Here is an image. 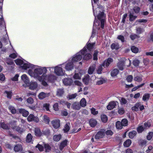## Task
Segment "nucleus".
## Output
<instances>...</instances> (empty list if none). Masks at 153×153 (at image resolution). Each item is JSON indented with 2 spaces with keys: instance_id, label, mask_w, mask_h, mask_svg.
Instances as JSON below:
<instances>
[{
  "instance_id": "obj_1",
  "label": "nucleus",
  "mask_w": 153,
  "mask_h": 153,
  "mask_svg": "<svg viewBox=\"0 0 153 153\" xmlns=\"http://www.w3.org/2000/svg\"><path fill=\"white\" fill-rule=\"evenodd\" d=\"M47 67L34 65L32 69L27 71L28 74L31 77L37 79L44 86L47 85V82H51L56 79V76L53 74H47Z\"/></svg>"
},
{
  "instance_id": "obj_2",
  "label": "nucleus",
  "mask_w": 153,
  "mask_h": 153,
  "mask_svg": "<svg viewBox=\"0 0 153 153\" xmlns=\"http://www.w3.org/2000/svg\"><path fill=\"white\" fill-rule=\"evenodd\" d=\"M98 0H92V4L94 12V14L95 17L94 21L93 30L91 37H93L97 33V30L100 27V23L101 22V27L103 28L104 23L105 21V15L103 9L102 7L98 6L95 9L94 7L97 5Z\"/></svg>"
},
{
  "instance_id": "obj_3",
  "label": "nucleus",
  "mask_w": 153,
  "mask_h": 153,
  "mask_svg": "<svg viewBox=\"0 0 153 153\" xmlns=\"http://www.w3.org/2000/svg\"><path fill=\"white\" fill-rule=\"evenodd\" d=\"M95 44V43H87L82 50L74 55L71 59L74 62L81 60L82 56L84 60H88L91 59L92 57L91 52L94 50Z\"/></svg>"
},
{
  "instance_id": "obj_4",
  "label": "nucleus",
  "mask_w": 153,
  "mask_h": 153,
  "mask_svg": "<svg viewBox=\"0 0 153 153\" xmlns=\"http://www.w3.org/2000/svg\"><path fill=\"white\" fill-rule=\"evenodd\" d=\"M62 64H60L54 67V72L58 76H63L65 75V71L62 68Z\"/></svg>"
},
{
  "instance_id": "obj_5",
  "label": "nucleus",
  "mask_w": 153,
  "mask_h": 153,
  "mask_svg": "<svg viewBox=\"0 0 153 153\" xmlns=\"http://www.w3.org/2000/svg\"><path fill=\"white\" fill-rule=\"evenodd\" d=\"M73 62L71 59H69L66 61L65 64V69L68 71L72 70L74 69V66Z\"/></svg>"
},
{
  "instance_id": "obj_6",
  "label": "nucleus",
  "mask_w": 153,
  "mask_h": 153,
  "mask_svg": "<svg viewBox=\"0 0 153 153\" xmlns=\"http://www.w3.org/2000/svg\"><path fill=\"white\" fill-rule=\"evenodd\" d=\"M131 62V61L129 59H126L125 61H120L117 64V67L120 70L122 71L123 70L124 64L126 63H128L129 64L127 66H129L130 65Z\"/></svg>"
},
{
  "instance_id": "obj_7",
  "label": "nucleus",
  "mask_w": 153,
  "mask_h": 153,
  "mask_svg": "<svg viewBox=\"0 0 153 153\" xmlns=\"http://www.w3.org/2000/svg\"><path fill=\"white\" fill-rule=\"evenodd\" d=\"M150 126L151 124L150 123L148 122L145 123L143 125L139 126L137 128V131L138 133H140L144 130L149 127Z\"/></svg>"
},
{
  "instance_id": "obj_8",
  "label": "nucleus",
  "mask_w": 153,
  "mask_h": 153,
  "mask_svg": "<svg viewBox=\"0 0 153 153\" xmlns=\"http://www.w3.org/2000/svg\"><path fill=\"white\" fill-rule=\"evenodd\" d=\"M43 132H42L38 128H36L35 129L34 132L35 135L36 136L40 137L42 136L43 134L45 135H48L49 133V131L47 130L45 131H42Z\"/></svg>"
},
{
  "instance_id": "obj_9",
  "label": "nucleus",
  "mask_w": 153,
  "mask_h": 153,
  "mask_svg": "<svg viewBox=\"0 0 153 153\" xmlns=\"http://www.w3.org/2000/svg\"><path fill=\"white\" fill-rule=\"evenodd\" d=\"M34 65L31 64L24 60L22 65L21 66V68L23 70H27L28 69L31 68L32 69Z\"/></svg>"
},
{
  "instance_id": "obj_10",
  "label": "nucleus",
  "mask_w": 153,
  "mask_h": 153,
  "mask_svg": "<svg viewBox=\"0 0 153 153\" xmlns=\"http://www.w3.org/2000/svg\"><path fill=\"white\" fill-rule=\"evenodd\" d=\"M27 120L29 122L33 121L36 123L38 122L39 121V119L38 117H35L32 114H30L28 116L27 118Z\"/></svg>"
},
{
  "instance_id": "obj_11",
  "label": "nucleus",
  "mask_w": 153,
  "mask_h": 153,
  "mask_svg": "<svg viewBox=\"0 0 153 153\" xmlns=\"http://www.w3.org/2000/svg\"><path fill=\"white\" fill-rule=\"evenodd\" d=\"M63 82L65 85H71L73 82V80L71 78H65L63 80Z\"/></svg>"
},
{
  "instance_id": "obj_12",
  "label": "nucleus",
  "mask_w": 153,
  "mask_h": 153,
  "mask_svg": "<svg viewBox=\"0 0 153 153\" xmlns=\"http://www.w3.org/2000/svg\"><path fill=\"white\" fill-rule=\"evenodd\" d=\"M118 103L116 101H111L110 102L108 105H107V108L108 110H111L114 108Z\"/></svg>"
},
{
  "instance_id": "obj_13",
  "label": "nucleus",
  "mask_w": 153,
  "mask_h": 153,
  "mask_svg": "<svg viewBox=\"0 0 153 153\" xmlns=\"http://www.w3.org/2000/svg\"><path fill=\"white\" fill-rule=\"evenodd\" d=\"M11 48L10 47V58L15 59L16 57L17 53L13 48V46L10 44Z\"/></svg>"
},
{
  "instance_id": "obj_14",
  "label": "nucleus",
  "mask_w": 153,
  "mask_h": 153,
  "mask_svg": "<svg viewBox=\"0 0 153 153\" xmlns=\"http://www.w3.org/2000/svg\"><path fill=\"white\" fill-rule=\"evenodd\" d=\"M105 130L103 129L97 132L95 136V138L97 139L102 138L104 136Z\"/></svg>"
},
{
  "instance_id": "obj_15",
  "label": "nucleus",
  "mask_w": 153,
  "mask_h": 153,
  "mask_svg": "<svg viewBox=\"0 0 153 153\" xmlns=\"http://www.w3.org/2000/svg\"><path fill=\"white\" fill-rule=\"evenodd\" d=\"M53 127L55 128H57L60 126V120L59 119H55L51 122Z\"/></svg>"
},
{
  "instance_id": "obj_16",
  "label": "nucleus",
  "mask_w": 153,
  "mask_h": 153,
  "mask_svg": "<svg viewBox=\"0 0 153 153\" xmlns=\"http://www.w3.org/2000/svg\"><path fill=\"white\" fill-rule=\"evenodd\" d=\"M21 78L22 81L26 84L25 87H26V85L27 86V84H29V79L27 75L25 74H24L21 76Z\"/></svg>"
},
{
  "instance_id": "obj_17",
  "label": "nucleus",
  "mask_w": 153,
  "mask_h": 153,
  "mask_svg": "<svg viewBox=\"0 0 153 153\" xmlns=\"http://www.w3.org/2000/svg\"><path fill=\"white\" fill-rule=\"evenodd\" d=\"M29 86L30 89L33 90L37 88L38 84L36 82L32 81L30 83Z\"/></svg>"
},
{
  "instance_id": "obj_18",
  "label": "nucleus",
  "mask_w": 153,
  "mask_h": 153,
  "mask_svg": "<svg viewBox=\"0 0 153 153\" xmlns=\"http://www.w3.org/2000/svg\"><path fill=\"white\" fill-rule=\"evenodd\" d=\"M49 95V93L41 92L39 94L38 96V97L40 99L42 100L45 97H48Z\"/></svg>"
},
{
  "instance_id": "obj_19",
  "label": "nucleus",
  "mask_w": 153,
  "mask_h": 153,
  "mask_svg": "<svg viewBox=\"0 0 153 153\" xmlns=\"http://www.w3.org/2000/svg\"><path fill=\"white\" fill-rule=\"evenodd\" d=\"M112 62V59L111 58H109L107 60H105L102 64V65L103 67L105 66L106 67H107Z\"/></svg>"
},
{
  "instance_id": "obj_20",
  "label": "nucleus",
  "mask_w": 153,
  "mask_h": 153,
  "mask_svg": "<svg viewBox=\"0 0 153 153\" xmlns=\"http://www.w3.org/2000/svg\"><path fill=\"white\" fill-rule=\"evenodd\" d=\"M11 128L14 130H16L19 132L22 133L24 131L23 129L19 126H11Z\"/></svg>"
},
{
  "instance_id": "obj_21",
  "label": "nucleus",
  "mask_w": 153,
  "mask_h": 153,
  "mask_svg": "<svg viewBox=\"0 0 153 153\" xmlns=\"http://www.w3.org/2000/svg\"><path fill=\"white\" fill-rule=\"evenodd\" d=\"M19 111L20 113L22 114L24 117H27L29 114V112L24 109H19Z\"/></svg>"
},
{
  "instance_id": "obj_22",
  "label": "nucleus",
  "mask_w": 153,
  "mask_h": 153,
  "mask_svg": "<svg viewBox=\"0 0 153 153\" xmlns=\"http://www.w3.org/2000/svg\"><path fill=\"white\" fill-rule=\"evenodd\" d=\"M95 68V65L94 64L90 66L88 70V73L89 74H92L94 71Z\"/></svg>"
},
{
  "instance_id": "obj_23",
  "label": "nucleus",
  "mask_w": 153,
  "mask_h": 153,
  "mask_svg": "<svg viewBox=\"0 0 153 153\" xmlns=\"http://www.w3.org/2000/svg\"><path fill=\"white\" fill-rule=\"evenodd\" d=\"M71 107L74 109L78 110L80 108L79 104L78 102H74L72 105Z\"/></svg>"
},
{
  "instance_id": "obj_24",
  "label": "nucleus",
  "mask_w": 153,
  "mask_h": 153,
  "mask_svg": "<svg viewBox=\"0 0 153 153\" xmlns=\"http://www.w3.org/2000/svg\"><path fill=\"white\" fill-rule=\"evenodd\" d=\"M32 139V136L29 133L27 136L26 141L28 143H32L33 141Z\"/></svg>"
},
{
  "instance_id": "obj_25",
  "label": "nucleus",
  "mask_w": 153,
  "mask_h": 153,
  "mask_svg": "<svg viewBox=\"0 0 153 153\" xmlns=\"http://www.w3.org/2000/svg\"><path fill=\"white\" fill-rule=\"evenodd\" d=\"M68 142L67 140H65L61 143L60 145V149L61 150H62L67 145Z\"/></svg>"
},
{
  "instance_id": "obj_26",
  "label": "nucleus",
  "mask_w": 153,
  "mask_h": 153,
  "mask_svg": "<svg viewBox=\"0 0 153 153\" xmlns=\"http://www.w3.org/2000/svg\"><path fill=\"white\" fill-rule=\"evenodd\" d=\"M150 97V94L148 93H146L144 94L142 97V100L144 101H147Z\"/></svg>"
},
{
  "instance_id": "obj_27",
  "label": "nucleus",
  "mask_w": 153,
  "mask_h": 153,
  "mask_svg": "<svg viewBox=\"0 0 153 153\" xmlns=\"http://www.w3.org/2000/svg\"><path fill=\"white\" fill-rule=\"evenodd\" d=\"M141 105L140 102H137L135 104V105L132 107V110L133 111H137L138 110L139 107Z\"/></svg>"
},
{
  "instance_id": "obj_28",
  "label": "nucleus",
  "mask_w": 153,
  "mask_h": 153,
  "mask_svg": "<svg viewBox=\"0 0 153 153\" xmlns=\"http://www.w3.org/2000/svg\"><path fill=\"white\" fill-rule=\"evenodd\" d=\"M89 76L88 75H86L85 76L84 78L82 79V81L85 84L87 85L89 82Z\"/></svg>"
},
{
  "instance_id": "obj_29",
  "label": "nucleus",
  "mask_w": 153,
  "mask_h": 153,
  "mask_svg": "<svg viewBox=\"0 0 153 153\" xmlns=\"http://www.w3.org/2000/svg\"><path fill=\"white\" fill-rule=\"evenodd\" d=\"M82 74L80 72L76 73L74 75L73 78L75 79H81Z\"/></svg>"
},
{
  "instance_id": "obj_30",
  "label": "nucleus",
  "mask_w": 153,
  "mask_h": 153,
  "mask_svg": "<svg viewBox=\"0 0 153 153\" xmlns=\"http://www.w3.org/2000/svg\"><path fill=\"white\" fill-rule=\"evenodd\" d=\"M9 126V124H7L4 122H2L1 121L0 122V127H1L3 129H8Z\"/></svg>"
},
{
  "instance_id": "obj_31",
  "label": "nucleus",
  "mask_w": 153,
  "mask_h": 153,
  "mask_svg": "<svg viewBox=\"0 0 153 153\" xmlns=\"http://www.w3.org/2000/svg\"><path fill=\"white\" fill-rule=\"evenodd\" d=\"M22 146L21 144L16 145L14 148V150L15 152H19L20 150H22Z\"/></svg>"
},
{
  "instance_id": "obj_32",
  "label": "nucleus",
  "mask_w": 153,
  "mask_h": 153,
  "mask_svg": "<svg viewBox=\"0 0 153 153\" xmlns=\"http://www.w3.org/2000/svg\"><path fill=\"white\" fill-rule=\"evenodd\" d=\"M131 143V141L130 139H128L125 141L123 143V145L125 147H128Z\"/></svg>"
},
{
  "instance_id": "obj_33",
  "label": "nucleus",
  "mask_w": 153,
  "mask_h": 153,
  "mask_svg": "<svg viewBox=\"0 0 153 153\" xmlns=\"http://www.w3.org/2000/svg\"><path fill=\"white\" fill-rule=\"evenodd\" d=\"M137 132L135 131H133L129 133V137L131 139L133 138L136 135Z\"/></svg>"
},
{
  "instance_id": "obj_34",
  "label": "nucleus",
  "mask_w": 153,
  "mask_h": 153,
  "mask_svg": "<svg viewBox=\"0 0 153 153\" xmlns=\"http://www.w3.org/2000/svg\"><path fill=\"white\" fill-rule=\"evenodd\" d=\"M119 73V71L117 69H114L111 72V75L112 76H116Z\"/></svg>"
},
{
  "instance_id": "obj_35",
  "label": "nucleus",
  "mask_w": 153,
  "mask_h": 153,
  "mask_svg": "<svg viewBox=\"0 0 153 153\" xmlns=\"http://www.w3.org/2000/svg\"><path fill=\"white\" fill-rule=\"evenodd\" d=\"M15 62L16 65H20L21 68V66L22 65L24 62V61H23L21 59H18L15 60Z\"/></svg>"
},
{
  "instance_id": "obj_36",
  "label": "nucleus",
  "mask_w": 153,
  "mask_h": 153,
  "mask_svg": "<svg viewBox=\"0 0 153 153\" xmlns=\"http://www.w3.org/2000/svg\"><path fill=\"white\" fill-rule=\"evenodd\" d=\"M105 82V79L103 78L99 79L96 82V85H101Z\"/></svg>"
},
{
  "instance_id": "obj_37",
  "label": "nucleus",
  "mask_w": 153,
  "mask_h": 153,
  "mask_svg": "<svg viewBox=\"0 0 153 153\" xmlns=\"http://www.w3.org/2000/svg\"><path fill=\"white\" fill-rule=\"evenodd\" d=\"M89 123L91 127H94L96 125L97 121L95 120L91 119L90 120Z\"/></svg>"
},
{
  "instance_id": "obj_38",
  "label": "nucleus",
  "mask_w": 153,
  "mask_h": 153,
  "mask_svg": "<svg viewBox=\"0 0 153 153\" xmlns=\"http://www.w3.org/2000/svg\"><path fill=\"white\" fill-rule=\"evenodd\" d=\"M120 48L119 44L117 43H113L111 45V48L112 49H118Z\"/></svg>"
},
{
  "instance_id": "obj_39",
  "label": "nucleus",
  "mask_w": 153,
  "mask_h": 153,
  "mask_svg": "<svg viewBox=\"0 0 153 153\" xmlns=\"http://www.w3.org/2000/svg\"><path fill=\"white\" fill-rule=\"evenodd\" d=\"M61 137L60 134L54 135L53 137V140L56 141H58L60 139Z\"/></svg>"
},
{
  "instance_id": "obj_40",
  "label": "nucleus",
  "mask_w": 153,
  "mask_h": 153,
  "mask_svg": "<svg viewBox=\"0 0 153 153\" xmlns=\"http://www.w3.org/2000/svg\"><path fill=\"white\" fill-rule=\"evenodd\" d=\"M116 126L117 128L118 129H121L123 128V126L120 121H117L116 124Z\"/></svg>"
},
{
  "instance_id": "obj_41",
  "label": "nucleus",
  "mask_w": 153,
  "mask_h": 153,
  "mask_svg": "<svg viewBox=\"0 0 153 153\" xmlns=\"http://www.w3.org/2000/svg\"><path fill=\"white\" fill-rule=\"evenodd\" d=\"M64 93L63 89H60L57 90V95L58 96H61Z\"/></svg>"
},
{
  "instance_id": "obj_42",
  "label": "nucleus",
  "mask_w": 153,
  "mask_h": 153,
  "mask_svg": "<svg viewBox=\"0 0 153 153\" xmlns=\"http://www.w3.org/2000/svg\"><path fill=\"white\" fill-rule=\"evenodd\" d=\"M50 104L49 103H45L43 104V109L45 110H46L47 111H49V106Z\"/></svg>"
},
{
  "instance_id": "obj_43",
  "label": "nucleus",
  "mask_w": 153,
  "mask_h": 153,
  "mask_svg": "<svg viewBox=\"0 0 153 153\" xmlns=\"http://www.w3.org/2000/svg\"><path fill=\"white\" fill-rule=\"evenodd\" d=\"M80 105L83 107H85L86 105V101L84 98H82L80 101Z\"/></svg>"
},
{
  "instance_id": "obj_44",
  "label": "nucleus",
  "mask_w": 153,
  "mask_h": 153,
  "mask_svg": "<svg viewBox=\"0 0 153 153\" xmlns=\"http://www.w3.org/2000/svg\"><path fill=\"white\" fill-rule=\"evenodd\" d=\"M101 119L103 123H106L108 120L107 116L105 115H102L101 116Z\"/></svg>"
},
{
  "instance_id": "obj_45",
  "label": "nucleus",
  "mask_w": 153,
  "mask_h": 153,
  "mask_svg": "<svg viewBox=\"0 0 153 153\" xmlns=\"http://www.w3.org/2000/svg\"><path fill=\"white\" fill-rule=\"evenodd\" d=\"M123 126H126L128 125V121L126 119H123L121 122Z\"/></svg>"
},
{
  "instance_id": "obj_46",
  "label": "nucleus",
  "mask_w": 153,
  "mask_h": 153,
  "mask_svg": "<svg viewBox=\"0 0 153 153\" xmlns=\"http://www.w3.org/2000/svg\"><path fill=\"white\" fill-rule=\"evenodd\" d=\"M70 125V123L66 124L65 126V128L64 129V130L65 132H68L70 129V128L69 125Z\"/></svg>"
},
{
  "instance_id": "obj_47",
  "label": "nucleus",
  "mask_w": 153,
  "mask_h": 153,
  "mask_svg": "<svg viewBox=\"0 0 153 153\" xmlns=\"http://www.w3.org/2000/svg\"><path fill=\"white\" fill-rule=\"evenodd\" d=\"M131 50L133 52L135 53H137L138 51V48L134 46L131 47Z\"/></svg>"
},
{
  "instance_id": "obj_48",
  "label": "nucleus",
  "mask_w": 153,
  "mask_h": 153,
  "mask_svg": "<svg viewBox=\"0 0 153 153\" xmlns=\"http://www.w3.org/2000/svg\"><path fill=\"white\" fill-rule=\"evenodd\" d=\"M45 148V152H48L51 150V148L49 145L48 144H44Z\"/></svg>"
},
{
  "instance_id": "obj_49",
  "label": "nucleus",
  "mask_w": 153,
  "mask_h": 153,
  "mask_svg": "<svg viewBox=\"0 0 153 153\" xmlns=\"http://www.w3.org/2000/svg\"><path fill=\"white\" fill-rule=\"evenodd\" d=\"M118 112L119 114L122 115L124 113L125 110L123 108H118Z\"/></svg>"
},
{
  "instance_id": "obj_50",
  "label": "nucleus",
  "mask_w": 153,
  "mask_h": 153,
  "mask_svg": "<svg viewBox=\"0 0 153 153\" xmlns=\"http://www.w3.org/2000/svg\"><path fill=\"white\" fill-rule=\"evenodd\" d=\"M137 17L136 16H134L131 13H129V20L130 21H134Z\"/></svg>"
},
{
  "instance_id": "obj_51",
  "label": "nucleus",
  "mask_w": 153,
  "mask_h": 153,
  "mask_svg": "<svg viewBox=\"0 0 153 153\" xmlns=\"http://www.w3.org/2000/svg\"><path fill=\"white\" fill-rule=\"evenodd\" d=\"M77 96L76 93L69 95L68 96V98L69 99H72L75 98Z\"/></svg>"
},
{
  "instance_id": "obj_52",
  "label": "nucleus",
  "mask_w": 153,
  "mask_h": 153,
  "mask_svg": "<svg viewBox=\"0 0 153 153\" xmlns=\"http://www.w3.org/2000/svg\"><path fill=\"white\" fill-rule=\"evenodd\" d=\"M137 33L138 34H140L143 32L144 31V29L141 28H137Z\"/></svg>"
},
{
  "instance_id": "obj_53",
  "label": "nucleus",
  "mask_w": 153,
  "mask_h": 153,
  "mask_svg": "<svg viewBox=\"0 0 153 153\" xmlns=\"http://www.w3.org/2000/svg\"><path fill=\"white\" fill-rule=\"evenodd\" d=\"M144 83H143L140 85H138L137 86L135 87L134 88H133L132 89L131 91H136V90H137L139 88H140L142 87L144 85Z\"/></svg>"
},
{
  "instance_id": "obj_54",
  "label": "nucleus",
  "mask_w": 153,
  "mask_h": 153,
  "mask_svg": "<svg viewBox=\"0 0 153 153\" xmlns=\"http://www.w3.org/2000/svg\"><path fill=\"white\" fill-rule=\"evenodd\" d=\"M43 117L44 121L45 123H49L50 121L49 117L46 115H44Z\"/></svg>"
},
{
  "instance_id": "obj_55",
  "label": "nucleus",
  "mask_w": 153,
  "mask_h": 153,
  "mask_svg": "<svg viewBox=\"0 0 153 153\" xmlns=\"http://www.w3.org/2000/svg\"><path fill=\"white\" fill-rule=\"evenodd\" d=\"M91 113L94 115H96L98 114V111H96L94 108H92L91 109Z\"/></svg>"
},
{
  "instance_id": "obj_56",
  "label": "nucleus",
  "mask_w": 153,
  "mask_h": 153,
  "mask_svg": "<svg viewBox=\"0 0 153 153\" xmlns=\"http://www.w3.org/2000/svg\"><path fill=\"white\" fill-rule=\"evenodd\" d=\"M98 52L96 51H95L94 53L93 54V60H97V55Z\"/></svg>"
},
{
  "instance_id": "obj_57",
  "label": "nucleus",
  "mask_w": 153,
  "mask_h": 153,
  "mask_svg": "<svg viewBox=\"0 0 153 153\" xmlns=\"http://www.w3.org/2000/svg\"><path fill=\"white\" fill-rule=\"evenodd\" d=\"M102 66H103L102 65V64L101 65L99 66V67L98 68V69L97 70V73L98 74H101L102 73Z\"/></svg>"
},
{
  "instance_id": "obj_58",
  "label": "nucleus",
  "mask_w": 153,
  "mask_h": 153,
  "mask_svg": "<svg viewBox=\"0 0 153 153\" xmlns=\"http://www.w3.org/2000/svg\"><path fill=\"white\" fill-rule=\"evenodd\" d=\"M153 136V132H150L149 133V134L147 136V139L149 140H150L152 137Z\"/></svg>"
},
{
  "instance_id": "obj_59",
  "label": "nucleus",
  "mask_w": 153,
  "mask_h": 153,
  "mask_svg": "<svg viewBox=\"0 0 153 153\" xmlns=\"http://www.w3.org/2000/svg\"><path fill=\"white\" fill-rule=\"evenodd\" d=\"M130 38L132 40H134L137 37V36L135 34H132L130 35Z\"/></svg>"
},
{
  "instance_id": "obj_60",
  "label": "nucleus",
  "mask_w": 153,
  "mask_h": 153,
  "mask_svg": "<svg viewBox=\"0 0 153 153\" xmlns=\"http://www.w3.org/2000/svg\"><path fill=\"white\" fill-rule=\"evenodd\" d=\"M75 85L79 86L80 87L82 86V83L78 80H75L74 82Z\"/></svg>"
},
{
  "instance_id": "obj_61",
  "label": "nucleus",
  "mask_w": 153,
  "mask_h": 153,
  "mask_svg": "<svg viewBox=\"0 0 153 153\" xmlns=\"http://www.w3.org/2000/svg\"><path fill=\"white\" fill-rule=\"evenodd\" d=\"M139 61L137 59H135L133 61V65L135 66H138L139 64Z\"/></svg>"
},
{
  "instance_id": "obj_62",
  "label": "nucleus",
  "mask_w": 153,
  "mask_h": 153,
  "mask_svg": "<svg viewBox=\"0 0 153 153\" xmlns=\"http://www.w3.org/2000/svg\"><path fill=\"white\" fill-rule=\"evenodd\" d=\"M134 80L135 81L139 82L141 81L142 79L141 77L139 76H137L134 78Z\"/></svg>"
},
{
  "instance_id": "obj_63",
  "label": "nucleus",
  "mask_w": 153,
  "mask_h": 153,
  "mask_svg": "<svg viewBox=\"0 0 153 153\" xmlns=\"http://www.w3.org/2000/svg\"><path fill=\"white\" fill-rule=\"evenodd\" d=\"M120 102L122 104H126L127 102V100L126 99L123 98H122L120 100Z\"/></svg>"
},
{
  "instance_id": "obj_64",
  "label": "nucleus",
  "mask_w": 153,
  "mask_h": 153,
  "mask_svg": "<svg viewBox=\"0 0 153 153\" xmlns=\"http://www.w3.org/2000/svg\"><path fill=\"white\" fill-rule=\"evenodd\" d=\"M133 76L132 75H129L126 78L127 81L128 82H131L133 79Z\"/></svg>"
}]
</instances>
